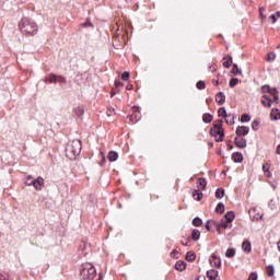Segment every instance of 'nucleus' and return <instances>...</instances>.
I'll list each match as a JSON object with an SVG mask.
<instances>
[{"instance_id":"4be33fe9","label":"nucleus","mask_w":280,"mask_h":280,"mask_svg":"<svg viewBox=\"0 0 280 280\" xmlns=\"http://www.w3.org/2000/svg\"><path fill=\"white\" fill-rule=\"evenodd\" d=\"M73 113H74V115H77V117H82V115H84V107L77 106L73 108Z\"/></svg>"},{"instance_id":"0eeeda50","label":"nucleus","mask_w":280,"mask_h":280,"mask_svg":"<svg viewBox=\"0 0 280 280\" xmlns=\"http://www.w3.org/2000/svg\"><path fill=\"white\" fill-rule=\"evenodd\" d=\"M209 261L212 268H222V259H220L215 254L210 257Z\"/></svg>"},{"instance_id":"680f3d73","label":"nucleus","mask_w":280,"mask_h":280,"mask_svg":"<svg viewBox=\"0 0 280 280\" xmlns=\"http://www.w3.org/2000/svg\"><path fill=\"white\" fill-rule=\"evenodd\" d=\"M218 84H220V81H215V86H218Z\"/></svg>"},{"instance_id":"473e14b6","label":"nucleus","mask_w":280,"mask_h":280,"mask_svg":"<svg viewBox=\"0 0 280 280\" xmlns=\"http://www.w3.org/2000/svg\"><path fill=\"white\" fill-rule=\"evenodd\" d=\"M215 213H224V203L219 202L215 207Z\"/></svg>"},{"instance_id":"5fc2aeb1","label":"nucleus","mask_w":280,"mask_h":280,"mask_svg":"<svg viewBox=\"0 0 280 280\" xmlns=\"http://www.w3.org/2000/svg\"><path fill=\"white\" fill-rule=\"evenodd\" d=\"M265 10H266V9H264V8H260V9H259L261 19H266V16L264 15V11H265Z\"/></svg>"},{"instance_id":"2f4dec72","label":"nucleus","mask_w":280,"mask_h":280,"mask_svg":"<svg viewBox=\"0 0 280 280\" xmlns=\"http://www.w3.org/2000/svg\"><path fill=\"white\" fill-rule=\"evenodd\" d=\"M276 58H277V55L275 52H269L267 55L266 60H267V62H275Z\"/></svg>"},{"instance_id":"37998d69","label":"nucleus","mask_w":280,"mask_h":280,"mask_svg":"<svg viewBox=\"0 0 280 280\" xmlns=\"http://www.w3.org/2000/svg\"><path fill=\"white\" fill-rule=\"evenodd\" d=\"M81 27H95L89 20L81 24Z\"/></svg>"},{"instance_id":"2eb2a0df","label":"nucleus","mask_w":280,"mask_h":280,"mask_svg":"<svg viewBox=\"0 0 280 280\" xmlns=\"http://www.w3.org/2000/svg\"><path fill=\"white\" fill-rule=\"evenodd\" d=\"M231 65H233V57H231V56L224 57V58H223L222 66H223L225 69H229V68L231 67Z\"/></svg>"},{"instance_id":"cd10ccee","label":"nucleus","mask_w":280,"mask_h":280,"mask_svg":"<svg viewBox=\"0 0 280 280\" xmlns=\"http://www.w3.org/2000/svg\"><path fill=\"white\" fill-rule=\"evenodd\" d=\"M191 240L194 242H198V240H200V232L197 229L192 230Z\"/></svg>"},{"instance_id":"393cba45","label":"nucleus","mask_w":280,"mask_h":280,"mask_svg":"<svg viewBox=\"0 0 280 280\" xmlns=\"http://www.w3.org/2000/svg\"><path fill=\"white\" fill-rule=\"evenodd\" d=\"M280 19V11H277L276 13L271 14L269 16V21H271V23H277V21H279Z\"/></svg>"},{"instance_id":"c03bdc74","label":"nucleus","mask_w":280,"mask_h":280,"mask_svg":"<svg viewBox=\"0 0 280 280\" xmlns=\"http://www.w3.org/2000/svg\"><path fill=\"white\" fill-rule=\"evenodd\" d=\"M57 82L59 84H66L67 83V79L65 77H57Z\"/></svg>"},{"instance_id":"a19ab883","label":"nucleus","mask_w":280,"mask_h":280,"mask_svg":"<svg viewBox=\"0 0 280 280\" xmlns=\"http://www.w3.org/2000/svg\"><path fill=\"white\" fill-rule=\"evenodd\" d=\"M196 259V255H194L191 252H188L186 254V260L187 261H194Z\"/></svg>"},{"instance_id":"f3484780","label":"nucleus","mask_w":280,"mask_h":280,"mask_svg":"<svg viewBox=\"0 0 280 280\" xmlns=\"http://www.w3.org/2000/svg\"><path fill=\"white\" fill-rule=\"evenodd\" d=\"M232 160L234 163H242V161H244V155H242L240 152H235L232 154Z\"/></svg>"},{"instance_id":"6e6d98bb","label":"nucleus","mask_w":280,"mask_h":280,"mask_svg":"<svg viewBox=\"0 0 280 280\" xmlns=\"http://www.w3.org/2000/svg\"><path fill=\"white\" fill-rule=\"evenodd\" d=\"M265 176H267V178L272 177V173L270 171L265 172Z\"/></svg>"},{"instance_id":"bb28decb","label":"nucleus","mask_w":280,"mask_h":280,"mask_svg":"<svg viewBox=\"0 0 280 280\" xmlns=\"http://www.w3.org/2000/svg\"><path fill=\"white\" fill-rule=\"evenodd\" d=\"M218 116L219 117H224V119H226V117H231V115L226 114V108H224V107L219 108Z\"/></svg>"},{"instance_id":"9d476101","label":"nucleus","mask_w":280,"mask_h":280,"mask_svg":"<svg viewBox=\"0 0 280 280\" xmlns=\"http://www.w3.org/2000/svg\"><path fill=\"white\" fill-rule=\"evenodd\" d=\"M234 143L236 148L244 149L247 145V141L245 138H234Z\"/></svg>"},{"instance_id":"13d9d810","label":"nucleus","mask_w":280,"mask_h":280,"mask_svg":"<svg viewBox=\"0 0 280 280\" xmlns=\"http://www.w3.org/2000/svg\"><path fill=\"white\" fill-rule=\"evenodd\" d=\"M115 86H121V82L115 81Z\"/></svg>"},{"instance_id":"09e8293b","label":"nucleus","mask_w":280,"mask_h":280,"mask_svg":"<svg viewBox=\"0 0 280 280\" xmlns=\"http://www.w3.org/2000/svg\"><path fill=\"white\" fill-rule=\"evenodd\" d=\"M252 128H253V130H257V128H259V122L257 120H254L252 122Z\"/></svg>"},{"instance_id":"603ef678","label":"nucleus","mask_w":280,"mask_h":280,"mask_svg":"<svg viewBox=\"0 0 280 280\" xmlns=\"http://www.w3.org/2000/svg\"><path fill=\"white\" fill-rule=\"evenodd\" d=\"M32 180H35L34 177H32L31 175H28L26 177V179L24 180V183L27 185V183H32Z\"/></svg>"},{"instance_id":"0e129e2a","label":"nucleus","mask_w":280,"mask_h":280,"mask_svg":"<svg viewBox=\"0 0 280 280\" xmlns=\"http://www.w3.org/2000/svg\"><path fill=\"white\" fill-rule=\"evenodd\" d=\"M103 161H106V158H104Z\"/></svg>"},{"instance_id":"c756f323","label":"nucleus","mask_w":280,"mask_h":280,"mask_svg":"<svg viewBox=\"0 0 280 280\" xmlns=\"http://www.w3.org/2000/svg\"><path fill=\"white\" fill-rule=\"evenodd\" d=\"M225 257H228L229 259L235 257V248H228L225 252Z\"/></svg>"},{"instance_id":"5701e85b","label":"nucleus","mask_w":280,"mask_h":280,"mask_svg":"<svg viewBox=\"0 0 280 280\" xmlns=\"http://www.w3.org/2000/svg\"><path fill=\"white\" fill-rule=\"evenodd\" d=\"M202 121L203 124H211V121H213V116L209 113H206L202 115Z\"/></svg>"},{"instance_id":"c9c22d12","label":"nucleus","mask_w":280,"mask_h":280,"mask_svg":"<svg viewBox=\"0 0 280 280\" xmlns=\"http://www.w3.org/2000/svg\"><path fill=\"white\" fill-rule=\"evenodd\" d=\"M211 226H217V223H215V221H213V220H208V221L206 222V229H207L208 231H211Z\"/></svg>"},{"instance_id":"4c0bfd02","label":"nucleus","mask_w":280,"mask_h":280,"mask_svg":"<svg viewBox=\"0 0 280 280\" xmlns=\"http://www.w3.org/2000/svg\"><path fill=\"white\" fill-rule=\"evenodd\" d=\"M192 198H195V200H202V192H199L198 190H195L192 194Z\"/></svg>"},{"instance_id":"a18cd8bd","label":"nucleus","mask_w":280,"mask_h":280,"mask_svg":"<svg viewBox=\"0 0 280 280\" xmlns=\"http://www.w3.org/2000/svg\"><path fill=\"white\" fill-rule=\"evenodd\" d=\"M114 115H115V108L109 107V108L107 109V117H113Z\"/></svg>"},{"instance_id":"b1692460","label":"nucleus","mask_w":280,"mask_h":280,"mask_svg":"<svg viewBox=\"0 0 280 280\" xmlns=\"http://www.w3.org/2000/svg\"><path fill=\"white\" fill-rule=\"evenodd\" d=\"M224 218H225V221H228V222H233V220H235V212H233V211H228L226 213H225V215H224Z\"/></svg>"},{"instance_id":"bf43d9fd","label":"nucleus","mask_w":280,"mask_h":280,"mask_svg":"<svg viewBox=\"0 0 280 280\" xmlns=\"http://www.w3.org/2000/svg\"><path fill=\"white\" fill-rule=\"evenodd\" d=\"M276 154H280V144L277 147Z\"/></svg>"},{"instance_id":"aec40b11","label":"nucleus","mask_w":280,"mask_h":280,"mask_svg":"<svg viewBox=\"0 0 280 280\" xmlns=\"http://www.w3.org/2000/svg\"><path fill=\"white\" fill-rule=\"evenodd\" d=\"M270 117L273 121H279L280 119V110L279 109H271Z\"/></svg>"},{"instance_id":"6ab92c4d","label":"nucleus","mask_w":280,"mask_h":280,"mask_svg":"<svg viewBox=\"0 0 280 280\" xmlns=\"http://www.w3.org/2000/svg\"><path fill=\"white\" fill-rule=\"evenodd\" d=\"M45 82H49L50 84H58V75L50 74L45 79Z\"/></svg>"},{"instance_id":"423d86ee","label":"nucleus","mask_w":280,"mask_h":280,"mask_svg":"<svg viewBox=\"0 0 280 280\" xmlns=\"http://www.w3.org/2000/svg\"><path fill=\"white\" fill-rule=\"evenodd\" d=\"M139 119H141V110L139 109V107H135L129 116V120L131 121V124H137Z\"/></svg>"},{"instance_id":"79ce46f5","label":"nucleus","mask_w":280,"mask_h":280,"mask_svg":"<svg viewBox=\"0 0 280 280\" xmlns=\"http://www.w3.org/2000/svg\"><path fill=\"white\" fill-rule=\"evenodd\" d=\"M121 80L128 82L130 80V72L126 71L121 74Z\"/></svg>"},{"instance_id":"de8ad7c7","label":"nucleus","mask_w":280,"mask_h":280,"mask_svg":"<svg viewBox=\"0 0 280 280\" xmlns=\"http://www.w3.org/2000/svg\"><path fill=\"white\" fill-rule=\"evenodd\" d=\"M262 172H270V164H268V163H265V164H262Z\"/></svg>"},{"instance_id":"a211bd4d","label":"nucleus","mask_w":280,"mask_h":280,"mask_svg":"<svg viewBox=\"0 0 280 280\" xmlns=\"http://www.w3.org/2000/svg\"><path fill=\"white\" fill-rule=\"evenodd\" d=\"M218 275H219V272H218V270H215V269H210V270L207 271V277H208V279H210V280H215V279H218Z\"/></svg>"},{"instance_id":"4d7b16f0","label":"nucleus","mask_w":280,"mask_h":280,"mask_svg":"<svg viewBox=\"0 0 280 280\" xmlns=\"http://www.w3.org/2000/svg\"><path fill=\"white\" fill-rule=\"evenodd\" d=\"M273 100L275 102H279V94H275Z\"/></svg>"},{"instance_id":"8fccbe9b","label":"nucleus","mask_w":280,"mask_h":280,"mask_svg":"<svg viewBox=\"0 0 280 280\" xmlns=\"http://www.w3.org/2000/svg\"><path fill=\"white\" fill-rule=\"evenodd\" d=\"M8 0H0V10H5V2Z\"/></svg>"},{"instance_id":"dca6fc26","label":"nucleus","mask_w":280,"mask_h":280,"mask_svg":"<svg viewBox=\"0 0 280 280\" xmlns=\"http://www.w3.org/2000/svg\"><path fill=\"white\" fill-rule=\"evenodd\" d=\"M107 159L110 163H115V161L119 159V153H117V151H109Z\"/></svg>"},{"instance_id":"3c124183","label":"nucleus","mask_w":280,"mask_h":280,"mask_svg":"<svg viewBox=\"0 0 280 280\" xmlns=\"http://www.w3.org/2000/svg\"><path fill=\"white\" fill-rule=\"evenodd\" d=\"M269 93L270 95H273V97L275 95H279V91H277V89H270Z\"/></svg>"},{"instance_id":"7c9ffc66","label":"nucleus","mask_w":280,"mask_h":280,"mask_svg":"<svg viewBox=\"0 0 280 280\" xmlns=\"http://www.w3.org/2000/svg\"><path fill=\"white\" fill-rule=\"evenodd\" d=\"M268 277H275V266L269 265L266 268Z\"/></svg>"},{"instance_id":"f03ea898","label":"nucleus","mask_w":280,"mask_h":280,"mask_svg":"<svg viewBox=\"0 0 280 280\" xmlns=\"http://www.w3.org/2000/svg\"><path fill=\"white\" fill-rule=\"evenodd\" d=\"M80 152H82V141L72 140L69 141L66 145V156L70 161H75L78 156H80Z\"/></svg>"},{"instance_id":"ea45409f","label":"nucleus","mask_w":280,"mask_h":280,"mask_svg":"<svg viewBox=\"0 0 280 280\" xmlns=\"http://www.w3.org/2000/svg\"><path fill=\"white\" fill-rule=\"evenodd\" d=\"M192 225L194 226H202V219H200V218H195L194 220H192Z\"/></svg>"},{"instance_id":"ddd939ff","label":"nucleus","mask_w":280,"mask_h":280,"mask_svg":"<svg viewBox=\"0 0 280 280\" xmlns=\"http://www.w3.org/2000/svg\"><path fill=\"white\" fill-rule=\"evenodd\" d=\"M242 250H243L244 253H250V250H253V246L250 245V241L245 240V241L242 243Z\"/></svg>"},{"instance_id":"f704fd0d","label":"nucleus","mask_w":280,"mask_h":280,"mask_svg":"<svg viewBox=\"0 0 280 280\" xmlns=\"http://www.w3.org/2000/svg\"><path fill=\"white\" fill-rule=\"evenodd\" d=\"M196 88L199 91H205V89H207V84H205V81H199V82H197Z\"/></svg>"},{"instance_id":"72a5a7b5","label":"nucleus","mask_w":280,"mask_h":280,"mask_svg":"<svg viewBox=\"0 0 280 280\" xmlns=\"http://www.w3.org/2000/svg\"><path fill=\"white\" fill-rule=\"evenodd\" d=\"M241 82L240 79L237 78H233L230 80V88L231 89H235V86H237V83Z\"/></svg>"},{"instance_id":"4468645a","label":"nucleus","mask_w":280,"mask_h":280,"mask_svg":"<svg viewBox=\"0 0 280 280\" xmlns=\"http://www.w3.org/2000/svg\"><path fill=\"white\" fill-rule=\"evenodd\" d=\"M262 98L264 100H261V104L265 106V108H271L272 98L268 97V95H264Z\"/></svg>"},{"instance_id":"49530a36","label":"nucleus","mask_w":280,"mask_h":280,"mask_svg":"<svg viewBox=\"0 0 280 280\" xmlns=\"http://www.w3.org/2000/svg\"><path fill=\"white\" fill-rule=\"evenodd\" d=\"M261 92L262 93H270V85H262L261 86Z\"/></svg>"},{"instance_id":"6e6552de","label":"nucleus","mask_w":280,"mask_h":280,"mask_svg":"<svg viewBox=\"0 0 280 280\" xmlns=\"http://www.w3.org/2000/svg\"><path fill=\"white\" fill-rule=\"evenodd\" d=\"M235 132L237 137H246V135L250 132V128H248L247 126H238Z\"/></svg>"},{"instance_id":"39448f33","label":"nucleus","mask_w":280,"mask_h":280,"mask_svg":"<svg viewBox=\"0 0 280 280\" xmlns=\"http://www.w3.org/2000/svg\"><path fill=\"white\" fill-rule=\"evenodd\" d=\"M26 185L28 187H31V185H33V187L36 189V191H40V189H43V185H45V179H43V177H37L35 180L26 182Z\"/></svg>"},{"instance_id":"052dcab7","label":"nucleus","mask_w":280,"mask_h":280,"mask_svg":"<svg viewBox=\"0 0 280 280\" xmlns=\"http://www.w3.org/2000/svg\"><path fill=\"white\" fill-rule=\"evenodd\" d=\"M210 69H212V71H215V67H210Z\"/></svg>"},{"instance_id":"e2e57ef3","label":"nucleus","mask_w":280,"mask_h":280,"mask_svg":"<svg viewBox=\"0 0 280 280\" xmlns=\"http://www.w3.org/2000/svg\"><path fill=\"white\" fill-rule=\"evenodd\" d=\"M184 246H187V243H183Z\"/></svg>"},{"instance_id":"f8f14e48","label":"nucleus","mask_w":280,"mask_h":280,"mask_svg":"<svg viewBox=\"0 0 280 280\" xmlns=\"http://www.w3.org/2000/svg\"><path fill=\"white\" fill-rule=\"evenodd\" d=\"M197 187L200 191H205V189H207V179L200 177L197 180Z\"/></svg>"},{"instance_id":"c85d7f7f","label":"nucleus","mask_w":280,"mask_h":280,"mask_svg":"<svg viewBox=\"0 0 280 280\" xmlns=\"http://www.w3.org/2000/svg\"><path fill=\"white\" fill-rule=\"evenodd\" d=\"M215 198L218 200H222V198H224V189L223 188H218L215 190Z\"/></svg>"},{"instance_id":"9b49d317","label":"nucleus","mask_w":280,"mask_h":280,"mask_svg":"<svg viewBox=\"0 0 280 280\" xmlns=\"http://www.w3.org/2000/svg\"><path fill=\"white\" fill-rule=\"evenodd\" d=\"M215 102L219 104V106H222L224 104V102H226V96L224 95V93L219 92L215 95Z\"/></svg>"},{"instance_id":"58836bf2","label":"nucleus","mask_w":280,"mask_h":280,"mask_svg":"<svg viewBox=\"0 0 280 280\" xmlns=\"http://www.w3.org/2000/svg\"><path fill=\"white\" fill-rule=\"evenodd\" d=\"M225 122L229 124L230 126H233V124H235V116H232L230 114V117L225 118Z\"/></svg>"},{"instance_id":"a878e982","label":"nucleus","mask_w":280,"mask_h":280,"mask_svg":"<svg viewBox=\"0 0 280 280\" xmlns=\"http://www.w3.org/2000/svg\"><path fill=\"white\" fill-rule=\"evenodd\" d=\"M231 73H233V75H242V69H240L237 63L233 65Z\"/></svg>"},{"instance_id":"1a4fd4ad","label":"nucleus","mask_w":280,"mask_h":280,"mask_svg":"<svg viewBox=\"0 0 280 280\" xmlns=\"http://www.w3.org/2000/svg\"><path fill=\"white\" fill-rule=\"evenodd\" d=\"M233 224H231L230 221H221L219 224L217 223V231L218 233H221L220 232V229H232Z\"/></svg>"},{"instance_id":"f257e3e1","label":"nucleus","mask_w":280,"mask_h":280,"mask_svg":"<svg viewBox=\"0 0 280 280\" xmlns=\"http://www.w3.org/2000/svg\"><path fill=\"white\" fill-rule=\"evenodd\" d=\"M19 27L25 36H36L38 34V24L30 18H22Z\"/></svg>"},{"instance_id":"7ed1b4c3","label":"nucleus","mask_w":280,"mask_h":280,"mask_svg":"<svg viewBox=\"0 0 280 280\" xmlns=\"http://www.w3.org/2000/svg\"><path fill=\"white\" fill-rule=\"evenodd\" d=\"M97 276L95 266L91 262H85L81 266L80 277L82 280H94Z\"/></svg>"},{"instance_id":"412c9836","label":"nucleus","mask_w":280,"mask_h":280,"mask_svg":"<svg viewBox=\"0 0 280 280\" xmlns=\"http://www.w3.org/2000/svg\"><path fill=\"white\" fill-rule=\"evenodd\" d=\"M175 268L179 271L183 272V270H185V268H187V264H185V261L179 260L175 264Z\"/></svg>"},{"instance_id":"e433bc0d","label":"nucleus","mask_w":280,"mask_h":280,"mask_svg":"<svg viewBox=\"0 0 280 280\" xmlns=\"http://www.w3.org/2000/svg\"><path fill=\"white\" fill-rule=\"evenodd\" d=\"M241 121H242V124H246V122L250 121V115H248V114H243V115L241 116Z\"/></svg>"},{"instance_id":"20e7f679","label":"nucleus","mask_w":280,"mask_h":280,"mask_svg":"<svg viewBox=\"0 0 280 280\" xmlns=\"http://www.w3.org/2000/svg\"><path fill=\"white\" fill-rule=\"evenodd\" d=\"M213 128L214 129L210 130V133L213 135V132H214V135L219 136V138H215V141H218V142L223 141L224 140V130L222 129V120L214 121Z\"/></svg>"},{"instance_id":"864d4df0","label":"nucleus","mask_w":280,"mask_h":280,"mask_svg":"<svg viewBox=\"0 0 280 280\" xmlns=\"http://www.w3.org/2000/svg\"><path fill=\"white\" fill-rule=\"evenodd\" d=\"M261 218H264L262 214H256V215H254V220H256L257 222H259V220H261Z\"/></svg>"}]
</instances>
